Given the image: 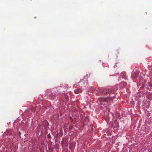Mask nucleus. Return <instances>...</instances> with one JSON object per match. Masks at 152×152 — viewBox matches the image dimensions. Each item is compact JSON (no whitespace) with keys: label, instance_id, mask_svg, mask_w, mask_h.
<instances>
[{"label":"nucleus","instance_id":"f257e3e1","mask_svg":"<svg viewBox=\"0 0 152 152\" xmlns=\"http://www.w3.org/2000/svg\"><path fill=\"white\" fill-rule=\"evenodd\" d=\"M114 91V90L112 88L110 89L106 88L104 90L102 91V94H109L113 93Z\"/></svg>","mask_w":152,"mask_h":152},{"label":"nucleus","instance_id":"f03ea898","mask_svg":"<svg viewBox=\"0 0 152 152\" xmlns=\"http://www.w3.org/2000/svg\"><path fill=\"white\" fill-rule=\"evenodd\" d=\"M115 97H107L104 99V101L105 102H108V101H110V100H112Z\"/></svg>","mask_w":152,"mask_h":152},{"label":"nucleus","instance_id":"7ed1b4c3","mask_svg":"<svg viewBox=\"0 0 152 152\" xmlns=\"http://www.w3.org/2000/svg\"><path fill=\"white\" fill-rule=\"evenodd\" d=\"M82 91V90L79 89H76L74 90V92L76 94L80 93Z\"/></svg>","mask_w":152,"mask_h":152},{"label":"nucleus","instance_id":"20e7f679","mask_svg":"<svg viewBox=\"0 0 152 152\" xmlns=\"http://www.w3.org/2000/svg\"><path fill=\"white\" fill-rule=\"evenodd\" d=\"M48 138H50L51 137V136L50 134H49L48 135Z\"/></svg>","mask_w":152,"mask_h":152},{"label":"nucleus","instance_id":"39448f33","mask_svg":"<svg viewBox=\"0 0 152 152\" xmlns=\"http://www.w3.org/2000/svg\"><path fill=\"white\" fill-rule=\"evenodd\" d=\"M123 84L124 85H126V83H123Z\"/></svg>","mask_w":152,"mask_h":152}]
</instances>
